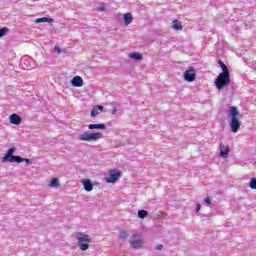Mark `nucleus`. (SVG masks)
Returning <instances> with one entry per match:
<instances>
[{"label":"nucleus","instance_id":"f257e3e1","mask_svg":"<svg viewBox=\"0 0 256 256\" xmlns=\"http://www.w3.org/2000/svg\"><path fill=\"white\" fill-rule=\"evenodd\" d=\"M229 115H230V123L229 127L232 133H239V129H241V121H239V110H237V107L232 106L229 109Z\"/></svg>","mask_w":256,"mask_h":256},{"label":"nucleus","instance_id":"f03ea898","mask_svg":"<svg viewBox=\"0 0 256 256\" xmlns=\"http://www.w3.org/2000/svg\"><path fill=\"white\" fill-rule=\"evenodd\" d=\"M76 239L81 251H87V249H89V243H91V236H89V234L78 233Z\"/></svg>","mask_w":256,"mask_h":256},{"label":"nucleus","instance_id":"7ed1b4c3","mask_svg":"<svg viewBox=\"0 0 256 256\" xmlns=\"http://www.w3.org/2000/svg\"><path fill=\"white\" fill-rule=\"evenodd\" d=\"M231 83V74H219L215 80L216 88L221 91Z\"/></svg>","mask_w":256,"mask_h":256},{"label":"nucleus","instance_id":"20e7f679","mask_svg":"<svg viewBox=\"0 0 256 256\" xmlns=\"http://www.w3.org/2000/svg\"><path fill=\"white\" fill-rule=\"evenodd\" d=\"M101 137H103V134L99 132H95V133L84 132L83 134H80L78 136V140L91 142V141H97L98 139H101Z\"/></svg>","mask_w":256,"mask_h":256},{"label":"nucleus","instance_id":"39448f33","mask_svg":"<svg viewBox=\"0 0 256 256\" xmlns=\"http://www.w3.org/2000/svg\"><path fill=\"white\" fill-rule=\"evenodd\" d=\"M197 77V72H195V68H190L184 72V79L188 81V83H193L195 78Z\"/></svg>","mask_w":256,"mask_h":256},{"label":"nucleus","instance_id":"423d86ee","mask_svg":"<svg viewBox=\"0 0 256 256\" xmlns=\"http://www.w3.org/2000/svg\"><path fill=\"white\" fill-rule=\"evenodd\" d=\"M134 240L130 241V244L132 245L133 249H141L143 247V239H141V236L139 234H135L133 236Z\"/></svg>","mask_w":256,"mask_h":256},{"label":"nucleus","instance_id":"0eeeda50","mask_svg":"<svg viewBox=\"0 0 256 256\" xmlns=\"http://www.w3.org/2000/svg\"><path fill=\"white\" fill-rule=\"evenodd\" d=\"M121 177V173L116 172L115 170L109 171V177L105 179L106 183H115Z\"/></svg>","mask_w":256,"mask_h":256},{"label":"nucleus","instance_id":"6e6552de","mask_svg":"<svg viewBox=\"0 0 256 256\" xmlns=\"http://www.w3.org/2000/svg\"><path fill=\"white\" fill-rule=\"evenodd\" d=\"M9 121L12 125H21L23 118L17 114H11L9 117Z\"/></svg>","mask_w":256,"mask_h":256},{"label":"nucleus","instance_id":"1a4fd4ad","mask_svg":"<svg viewBox=\"0 0 256 256\" xmlns=\"http://www.w3.org/2000/svg\"><path fill=\"white\" fill-rule=\"evenodd\" d=\"M73 87H83V78L81 76H74L71 80Z\"/></svg>","mask_w":256,"mask_h":256},{"label":"nucleus","instance_id":"9d476101","mask_svg":"<svg viewBox=\"0 0 256 256\" xmlns=\"http://www.w3.org/2000/svg\"><path fill=\"white\" fill-rule=\"evenodd\" d=\"M10 161L11 163H31V160H29L28 158H22L21 156H12Z\"/></svg>","mask_w":256,"mask_h":256},{"label":"nucleus","instance_id":"9b49d317","mask_svg":"<svg viewBox=\"0 0 256 256\" xmlns=\"http://www.w3.org/2000/svg\"><path fill=\"white\" fill-rule=\"evenodd\" d=\"M229 151H231V149L229 148V146H226L223 145V144H220V155L221 157H228L229 156Z\"/></svg>","mask_w":256,"mask_h":256},{"label":"nucleus","instance_id":"f8f14e48","mask_svg":"<svg viewBox=\"0 0 256 256\" xmlns=\"http://www.w3.org/2000/svg\"><path fill=\"white\" fill-rule=\"evenodd\" d=\"M13 153H15V148H10L7 153L4 155L3 157V161H9V163H11V158L12 157H17V156H14Z\"/></svg>","mask_w":256,"mask_h":256},{"label":"nucleus","instance_id":"ddd939ff","mask_svg":"<svg viewBox=\"0 0 256 256\" xmlns=\"http://www.w3.org/2000/svg\"><path fill=\"white\" fill-rule=\"evenodd\" d=\"M102 112H103V106L102 105H96L91 110V117H97V115H99V113H102Z\"/></svg>","mask_w":256,"mask_h":256},{"label":"nucleus","instance_id":"4468645a","mask_svg":"<svg viewBox=\"0 0 256 256\" xmlns=\"http://www.w3.org/2000/svg\"><path fill=\"white\" fill-rule=\"evenodd\" d=\"M172 29H175V31H183V24L179 20H174L172 22Z\"/></svg>","mask_w":256,"mask_h":256},{"label":"nucleus","instance_id":"2eb2a0df","mask_svg":"<svg viewBox=\"0 0 256 256\" xmlns=\"http://www.w3.org/2000/svg\"><path fill=\"white\" fill-rule=\"evenodd\" d=\"M218 64L220 65L223 71L222 73H220V75H230L229 68L227 67V65H225V63H223V61H218Z\"/></svg>","mask_w":256,"mask_h":256},{"label":"nucleus","instance_id":"dca6fc26","mask_svg":"<svg viewBox=\"0 0 256 256\" xmlns=\"http://www.w3.org/2000/svg\"><path fill=\"white\" fill-rule=\"evenodd\" d=\"M133 23V15L131 13L124 14V24L131 25Z\"/></svg>","mask_w":256,"mask_h":256},{"label":"nucleus","instance_id":"f3484780","mask_svg":"<svg viewBox=\"0 0 256 256\" xmlns=\"http://www.w3.org/2000/svg\"><path fill=\"white\" fill-rule=\"evenodd\" d=\"M83 185H84V189H85V191H93V184L91 183V181L90 180H84L83 181Z\"/></svg>","mask_w":256,"mask_h":256},{"label":"nucleus","instance_id":"a211bd4d","mask_svg":"<svg viewBox=\"0 0 256 256\" xmlns=\"http://www.w3.org/2000/svg\"><path fill=\"white\" fill-rule=\"evenodd\" d=\"M35 23H53V18H47V17L37 18Z\"/></svg>","mask_w":256,"mask_h":256},{"label":"nucleus","instance_id":"6ab92c4d","mask_svg":"<svg viewBox=\"0 0 256 256\" xmlns=\"http://www.w3.org/2000/svg\"><path fill=\"white\" fill-rule=\"evenodd\" d=\"M130 59H134L135 61H141V59H143V55H141V53H132L129 54Z\"/></svg>","mask_w":256,"mask_h":256},{"label":"nucleus","instance_id":"aec40b11","mask_svg":"<svg viewBox=\"0 0 256 256\" xmlns=\"http://www.w3.org/2000/svg\"><path fill=\"white\" fill-rule=\"evenodd\" d=\"M88 129L93 130V129H105V124H89Z\"/></svg>","mask_w":256,"mask_h":256},{"label":"nucleus","instance_id":"412c9836","mask_svg":"<svg viewBox=\"0 0 256 256\" xmlns=\"http://www.w3.org/2000/svg\"><path fill=\"white\" fill-rule=\"evenodd\" d=\"M129 237V231L127 230H121L119 234V238L125 241Z\"/></svg>","mask_w":256,"mask_h":256},{"label":"nucleus","instance_id":"4be33fe9","mask_svg":"<svg viewBox=\"0 0 256 256\" xmlns=\"http://www.w3.org/2000/svg\"><path fill=\"white\" fill-rule=\"evenodd\" d=\"M250 189L256 190V178H251L249 183Z\"/></svg>","mask_w":256,"mask_h":256},{"label":"nucleus","instance_id":"5701e85b","mask_svg":"<svg viewBox=\"0 0 256 256\" xmlns=\"http://www.w3.org/2000/svg\"><path fill=\"white\" fill-rule=\"evenodd\" d=\"M146 215H148V212H147L146 210H140V211L138 212V217H139L140 219H145Z\"/></svg>","mask_w":256,"mask_h":256},{"label":"nucleus","instance_id":"b1692460","mask_svg":"<svg viewBox=\"0 0 256 256\" xmlns=\"http://www.w3.org/2000/svg\"><path fill=\"white\" fill-rule=\"evenodd\" d=\"M50 187H59V179L53 178L50 183Z\"/></svg>","mask_w":256,"mask_h":256},{"label":"nucleus","instance_id":"393cba45","mask_svg":"<svg viewBox=\"0 0 256 256\" xmlns=\"http://www.w3.org/2000/svg\"><path fill=\"white\" fill-rule=\"evenodd\" d=\"M7 31H9L7 27L0 28V37H5V35H7Z\"/></svg>","mask_w":256,"mask_h":256},{"label":"nucleus","instance_id":"a878e982","mask_svg":"<svg viewBox=\"0 0 256 256\" xmlns=\"http://www.w3.org/2000/svg\"><path fill=\"white\" fill-rule=\"evenodd\" d=\"M54 51L59 54L61 53V48H59L58 46H55Z\"/></svg>","mask_w":256,"mask_h":256},{"label":"nucleus","instance_id":"bb28decb","mask_svg":"<svg viewBox=\"0 0 256 256\" xmlns=\"http://www.w3.org/2000/svg\"><path fill=\"white\" fill-rule=\"evenodd\" d=\"M205 203H207V205H211V198L207 197L205 198Z\"/></svg>","mask_w":256,"mask_h":256},{"label":"nucleus","instance_id":"cd10ccee","mask_svg":"<svg viewBox=\"0 0 256 256\" xmlns=\"http://www.w3.org/2000/svg\"><path fill=\"white\" fill-rule=\"evenodd\" d=\"M161 249H163V245L159 244V245L156 247V250H157V251H161Z\"/></svg>","mask_w":256,"mask_h":256},{"label":"nucleus","instance_id":"c85d7f7f","mask_svg":"<svg viewBox=\"0 0 256 256\" xmlns=\"http://www.w3.org/2000/svg\"><path fill=\"white\" fill-rule=\"evenodd\" d=\"M200 210H201V204H197V207H196L197 213H199Z\"/></svg>","mask_w":256,"mask_h":256},{"label":"nucleus","instance_id":"c756f323","mask_svg":"<svg viewBox=\"0 0 256 256\" xmlns=\"http://www.w3.org/2000/svg\"><path fill=\"white\" fill-rule=\"evenodd\" d=\"M115 113H117V108L114 107V109L112 110V115H115Z\"/></svg>","mask_w":256,"mask_h":256}]
</instances>
